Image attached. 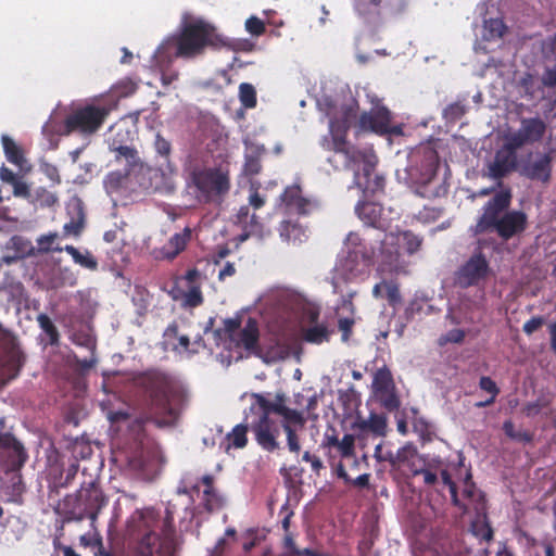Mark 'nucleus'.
<instances>
[{"instance_id": "19", "label": "nucleus", "mask_w": 556, "mask_h": 556, "mask_svg": "<svg viewBox=\"0 0 556 556\" xmlns=\"http://www.w3.org/2000/svg\"><path fill=\"white\" fill-rule=\"evenodd\" d=\"M267 406L268 410L271 415H278L282 417V421L280 424V428L283 429V425L291 426H299L303 427L305 424V418L303 417V414L298 412L296 409L289 408L285 404V395L283 394H277L275 397V401H270L267 399Z\"/></svg>"}, {"instance_id": "34", "label": "nucleus", "mask_w": 556, "mask_h": 556, "mask_svg": "<svg viewBox=\"0 0 556 556\" xmlns=\"http://www.w3.org/2000/svg\"><path fill=\"white\" fill-rule=\"evenodd\" d=\"M9 473H12V477L5 493L9 495L10 502L22 504L23 493L25 492L22 473L21 471H9Z\"/></svg>"}, {"instance_id": "10", "label": "nucleus", "mask_w": 556, "mask_h": 556, "mask_svg": "<svg viewBox=\"0 0 556 556\" xmlns=\"http://www.w3.org/2000/svg\"><path fill=\"white\" fill-rule=\"evenodd\" d=\"M114 108L115 105L113 104L98 105L91 103L75 110L66 116L63 134L79 132L84 136L94 135L103 126Z\"/></svg>"}, {"instance_id": "22", "label": "nucleus", "mask_w": 556, "mask_h": 556, "mask_svg": "<svg viewBox=\"0 0 556 556\" xmlns=\"http://www.w3.org/2000/svg\"><path fill=\"white\" fill-rule=\"evenodd\" d=\"M355 212L367 226L379 230H384L387 227V223L382 218L383 207L379 203L361 202L356 205Z\"/></svg>"}, {"instance_id": "48", "label": "nucleus", "mask_w": 556, "mask_h": 556, "mask_svg": "<svg viewBox=\"0 0 556 556\" xmlns=\"http://www.w3.org/2000/svg\"><path fill=\"white\" fill-rule=\"evenodd\" d=\"M465 113H466V105L460 101H456V102L448 104L443 110V117L447 122L455 123L458 119H460L465 115Z\"/></svg>"}, {"instance_id": "4", "label": "nucleus", "mask_w": 556, "mask_h": 556, "mask_svg": "<svg viewBox=\"0 0 556 556\" xmlns=\"http://www.w3.org/2000/svg\"><path fill=\"white\" fill-rule=\"evenodd\" d=\"M250 397L252 402L245 413V420L251 419L249 426L256 443L265 452L279 451L281 428L279 421L268 410L267 397L261 393H252Z\"/></svg>"}, {"instance_id": "35", "label": "nucleus", "mask_w": 556, "mask_h": 556, "mask_svg": "<svg viewBox=\"0 0 556 556\" xmlns=\"http://www.w3.org/2000/svg\"><path fill=\"white\" fill-rule=\"evenodd\" d=\"M116 152V161L119 162L124 160L126 162V172L129 173L134 168L140 165V157L138 155V151L128 146H119L114 149Z\"/></svg>"}, {"instance_id": "28", "label": "nucleus", "mask_w": 556, "mask_h": 556, "mask_svg": "<svg viewBox=\"0 0 556 556\" xmlns=\"http://www.w3.org/2000/svg\"><path fill=\"white\" fill-rule=\"evenodd\" d=\"M370 176H364L363 173L356 172L354 177V184L363 189L366 192L376 193L378 191L383 190L384 187V177L378 174H375L371 178Z\"/></svg>"}, {"instance_id": "58", "label": "nucleus", "mask_w": 556, "mask_h": 556, "mask_svg": "<svg viewBox=\"0 0 556 556\" xmlns=\"http://www.w3.org/2000/svg\"><path fill=\"white\" fill-rule=\"evenodd\" d=\"M116 91L121 97H128L136 92L137 84L130 78L121 80L116 86Z\"/></svg>"}, {"instance_id": "11", "label": "nucleus", "mask_w": 556, "mask_h": 556, "mask_svg": "<svg viewBox=\"0 0 556 556\" xmlns=\"http://www.w3.org/2000/svg\"><path fill=\"white\" fill-rule=\"evenodd\" d=\"M491 275L490 262L481 249H478L457 268L454 274V283L462 289L480 287Z\"/></svg>"}, {"instance_id": "15", "label": "nucleus", "mask_w": 556, "mask_h": 556, "mask_svg": "<svg viewBox=\"0 0 556 556\" xmlns=\"http://www.w3.org/2000/svg\"><path fill=\"white\" fill-rule=\"evenodd\" d=\"M3 350L2 368L8 374L7 380L15 379L24 366L25 356L20 349L16 337L5 333L0 341Z\"/></svg>"}, {"instance_id": "59", "label": "nucleus", "mask_w": 556, "mask_h": 556, "mask_svg": "<svg viewBox=\"0 0 556 556\" xmlns=\"http://www.w3.org/2000/svg\"><path fill=\"white\" fill-rule=\"evenodd\" d=\"M479 387L481 390L491 394V397L496 399L500 393V388L496 386L495 381H493L488 376H482L479 380Z\"/></svg>"}, {"instance_id": "57", "label": "nucleus", "mask_w": 556, "mask_h": 556, "mask_svg": "<svg viewBox=\"0 0 556 556\" xmlns=\"http://www.w3.org/2000/svg\"><path fill=\"white\" fill-rule=\"evenodd\" d=\"M56 238H58L56 233H49V235L41 236L38 239L39 249L43 252H50V251L61 252L63 250L62 248H59V247L53 248L52 247Z\"/></svg>"}, {"instance_id": "6", "label": "nucleus", "mask_w": 556, "mask_h": 556, "mask_svg": "<svg viewBox=\"0 0 556 556\" xmlns=\"http://www.w3.org/2000/svg\"><path fill=\"white\" fill-rule=\"evenodd\" d=\"M188 189L200 204L215 202L229 191V175L216 167L194 168L190 173Z\"/></svg>"}, {"instance_id": "41", "label": "nucleus", "mask_w": 556, "mask_h": 556, "mask_svg": "<svg viewBox=\"0 0 556 556\" xmlns=\"http://www.w3.org/2000/svg\"><path fill=\"white\" fill-rule=\"evenodd\" d=\"M413 429L414 432L417 433L424 442H430L434 437L432 425L424 417H414Z\"/></svg>"}, {"instance_id": "33", "label": "nucleus", "mask_w": 556, "mask_h": 556, "mask_svg": "<svg viewBox=\"0 0 556 556\" xmlns=\"http://www.w3.org/2000/svg\"><path fill=\"white\" fill-rule=\"evenodd\" d=\"M75 215L68 223L63 226L65 236H79L85 227V213L81 203L78 202L74 205Z\"/></svg>"}, {"instance_id": "16", "label": "nucleus", "mask_w": 556, "mask_h": 556, "mask_svg": "<svg viewBox=\"0 0 556 556\" xmlns=\"http://www.w3.org/2000/svg\"><path fill=\"white\" fill-rule=\"evenodd\" d=\"M280 200L288 212L303 216L311 214L317 206L315 201L303 197L299 185L287 187L280 195Z\"/></svg>"}, {"instance_id": "26", "label": "nucleus", "mask_w": 556, "mask_h": 556, "mask_svg": "<svg viewBox=\"0 0 556 556\" xmlns=\"http://www.w3.org/2000/svg\"><path fill=\"white\" fill-rule=\"evenodd\" d=\"M354 427L362 432H372L376 435H384L387 418L383 415L371 413L367 419H357Z\"/></svg>"}, {"instance_id": "46", "label": "nucleus", "mask_w": 556, "mask_h": 556, "mask_svg": "<svg viewBox=\"0 0 556 556\" xmlns=\"http://www.w3.org/2000/svg\"><path fill=\"white\" fill-rule=\"evenodd\" d=\"M401 237V247H404L408 254L417 252L422 240L409 230L397 233Z\"/></svg>"}, {"instance_id": "12", "label": "nucleus", "mask_w": 556, "mask_h": 556, "mask_svg": "<svg viewBox=\"0 0 556 556\" xmlns=\"http://www.w3.org/2000/svg\"><path fill=\"white\" fill-rule=\"evenodd\" d=\"M414 191L425 199H434L447 194L448 187L438 178V164L425 161L420 167L410 173Z\"/></svg>"}, {"instance_id": "5", "label": "nucleus", "mask_w": 556, "mask_h": 556, "mask_svg": "<svg viewBox=\"0 0 556 556\" xmlns=\"http://www.w3.org/2000/svg\"><path fill=\"white\" fill-rule=\"evenodd\" d=\"M157 514L150 508L135 510L127 521L126 534L137 542L139 556H172L168 549L156 546L159 536L154 529L157 523Z\"/></svg>"}, {"instance_id": "7", "label": "nucleus", "mask_w": 556, "mask_h": 556, "mask_svg": "<svg viewBox=\"0 0 556 556\" xmlns=\"http://www.w3.org/2000/svg\"><path fill=\"white\" fill-rule=\"evenodd\" d=\"M108 497L102 492L99 483L90 481L81 485L75 495H67L64 507L68 520L81 521L86 518L94 521L101 509L106 506Z\"/></svg>"}, {"instance_id": "1", "label": "nucleus", "mask_w": 556, "mask_h": 556, "mask_svg": "<svg viewBox=\"0 0 556 556\" xmlns=\"http://www.w3.org/2000/svg\"><path fill=\"white\" fill-rule=\"evenodd\" d=\"M134 386L148 413L147 420L159 428L177 425L185 395L174 375L160 368H150L134 378Z\"/></svg>"}, {"instance_id": "24", "label": "nucleus", "mask_w": 556, "mask_h": 556, "mask_svg": "<svg viewBox=\"0 0 556 556\" xmlns=\"http://www.w3.org/2000/svg\"><path fill=\"white\" fill-rule=\"evenodd\" d=\"M235 223L242 228V233L237 238L240 243L244 242L252 236L262 239L268 235V231H265L263 224L258 220V217L255 214H252L250 218L235 220Z\"/></svg>"}, {"instance_id": "30", "label": "nucleus", "mask_w": 556, "mask_h": 556, "mask_svg": "<svg viewBox=\"0 0 556 556\" xmlns=\"http://www.w3.org/2000/svg\"><path fill=\"white\" fill-rule=\"evenodd\" d=\"M249 420L245 424H239L233 427L231 432L226 435L227 448H243L248 444V431L250 429Z\"/></svg>"}, {"instance_id": "56", "label": "nucleus", "mask_w": 556, "mask_h": 556, "mask_svg": "<svg viewBox=\"0 0 556 556\" xmlns=\"http://www.w3.org/2000/svg\"><path fill=\"white\" fill-rule=\"evenodd\" d=\"M541 81L546 88H556V63L553 65H545Z\"/></svg>"}, {"instance_id": "54", "label": "nucleus", "mask_w": 556, "mask_h": 556, "mask_svg": "<svg viewBox=\"0 0 556 556\" xmlns=\"http://www.w3.org/2000/svg\"><path fill=\"white\" fill-rule=\"evenodd\" d=\"M203 505L207 511H213L222 507L223 500L216 490L212 489L208 494H203Z\"/></svg>"}, {"instance_id": "53", "label": "nucleus", "mask_w": 556, "mask_h": 556, "mask_svg": "<svg viewBox=\"0 0 556 556\" xmlns=\"http://www.w3.org/2000/svg\"><path fill=\"white\" fill-rule=\"evenodd\" d=\"M245 29L252 36L258 37V36H262L265 33L266 27H265V24H264V22L262 20H260L256 16H250L245 21Z\"/></svg>"}, {"instance_id": "52", "label": "nucleus", "mask_w": 556, "mask_h": 556, "mask_svg": "<svg viewBox=\"0 0 556 556\" xmlns=\"http://www.w3.org/2000/svg\"><path fill=\"white\" fill-rule=\"evenodd\" d=\"M283 430L287 434V444H288L289 451L291 453L299 454L301 451V445H300V438L296 433V430L293 427L288 426V425H283Z\"/></svg>"}, {"instance_id": "17", "label": "nucleus", "mask_w": 556, "mask_h": 556, "mask_svg": "<svg viewBox=\"0 0 556 556\" xmlns=\"http://www.w3.org/2000/svg\"><path fill=\"white\" fill-rule=\"evenodd\" d=\"M553 151L539 154L535 160L527 162L521 169V175L528 179L546 184L552 176Z\"/></svg>"}, {"instance_id": "38", "label": "nucleus", "mask_w": 556, "mask_h": 556, "mask_svg": "<svg viewBox=\"0 0 556 556\" xmlns=\"http://www.w3.org/2000/svg\"><path fill=\"white\" fill-rule=\"evenodd\" d=\"M64 251L68 253L73 257L74 262L80 266L90 270H96L98 268L97 260L88 251L83 254L74 245H66Z\"/></svg>"}, {"instance_id": "36", "label": "nucleus", "mask_w": 556, "mask_h": 556, "mask_svg": "<svg viewBox=\"0 0 556 556\" xmlns=\"http://www.w3.org/2000/svg\"><path fill=\"white\" fill-rule=\"evenodd\" d=\"M153 454L154 451L147 448L142 442H140L138 448L128 457V460L132 468L144 470L148 467Z\"/></svg>"}, {"instance_id": "44", "label": "nucleus", "mask_w": 556, "mask_h": 556, "mask_svg": "<svg viewBox=\"0 0 556 556\" xmlns=\"http://www.w3.org/2000/svg\"><path fill=\"white\" fill-rule=\"evenodd\" d=\"M184 305L188 307H198L200 306L204 299L201 291L200 285H193L188 288V291L184 292L182 295Z\"/></svg>"}, {"instance_id": "29", "label": "nucleus", "mask_w": 556, "mask_h": 556, "mask_svg": "<svg viewBox=\"0 0 556 556\" xmlns=\"http://www.w3.org/2000/svg\"><path fill=\"white\" fill-rule=\"evenodd\" d=\"M520 129L529 142H536L544 136L546 126L540 118H528L522 121Z\"/></svg>"}, {"instance_id": "43", "label": "nucleus", "mask_w": 556, "mask_h": 556, "mask_svg": "<svg viewBox=\"0 0 556 556\" xmlns=\"http://www.w3.org/2000/svg\"><path fill=\"white\" fill-rule=\"evenodd\" d=\"M390 306L396 309L402 304L400 285L396 280H388L386 283L384 296Z\"/></svg>"}, {"instance_id": "60", "label": "nucleus", "mask_w": 556, "mask_h": 556, "mask_svg": "<svg viewBox=\"0 0 556 556\" xmlns=\"http://www.w3.org/2000/svg\"><path fill=\"white\" fill-rule=\"evenodd\" d=\"M338 434L334 428H330V431H326L320 443V447L324 450H328V454L330 455V450L336 447L338 444Z\"/></svg>"}, {"instance_id": "63", "label": "nucleus", "mask_w": 556, "mask_h": 556, "mask_svg": "<svg viewBox=\"0 0 556 556\" xmlns=\"http://www.w3.org/2000/svg\"><path fill=\"white\" fill-rule=\"evenodd\" d=\"M37 200L42 206H53L58 202V197L47 189L41 188L37 191Z\"/></svg>"}, {"instance_id": "37", "label": "nucleus", "mask_w": 556, "mask_h": 556, "mask_svg": "<svg viewBox=\"0 0 556 556\" xmlns=\"http://www.w3.org/2000/svg\"><path fill=\"white\" fill-rule=\"evenodd\" d=\"M372 388L375 394L381 391L394 389L392 374L389 368L384 366L376 371L374 376Z\"/></svg>"}, {"instance_id": "3", "label": "nucleus", "mask_w": 556, "mask_h": 556, "mask_svg": "<svg viewBox=\"0 0 556 556\" xmlns=\"http://www.w3.org/2000/svg\"><path fill=\"white\" fill-rule=\"evenodd\" d=\"M511 203L510 190H501L483 205V212L476 225L469 228L472 236L495 231L508 241L522 233L528 225L527 214L522 211H507Z\"/></svg>"}, {"instance_id": "49", "label": "nucleus", "mask_w": 556, "mask_h": 556, "mask_svg": "<svg viewBox=\"0 0 556 556\" xmlns=\"http://www.w3.org/2000/svg\"><path fill=\"white\" fill-rule=\"evenodd\" d=\"M440 475H441V479H442V482L448 488V491H450V494H451V501H452V504L456 507H463L459 498H458V494H457V485L456 483L453 481L451 475L448 473V471L446 469H442L440 471Z\"/></svg>"}, {"instance_id": "31", "label": "nucleus", "mask_w": 556, "mask_h": 556, "mask_svg": "<svg viewBox=\"0 0 556 556\" xmlns=\"http://www.w3.org/2000/svg\"><path fill=\"white\" fill-rule=\"evenodd\" d=\"M1 141L7 160L21 167L25 162L22 148L7 135H2Z\"/></svg>"}, {"instance_id": "8", "label": "nucleus", "mask_w": 556, "mask_h": 556, "mask_svg": "<svg viewBox=\"0 0 556 556\" xmlns=\"http://www.w3.org/2000/svg\"><path fill=\"white\" fill-rule=\"evenodd\" d=\"M218 41L220 40L214 28L203 21L186 24L181 33L170 40L176 48L175 55L182 59L195 58L202 54L206 47H216Z\"/></svg>"}, {"instance_id": "23", "label": "nucleus", "mask_w": 556, "mask_h": 556, "mask_svg": "<svg viewBox=\"0 0 556 556\" xmlns=\"http://www.w3.org/2000/svg\"><path fill=\"white\" fill-rule=\"evenodd\" d=\"M8 451L5 457L7 473L9 471H21L28 459L24 445L14 437V442L4 447Z\"/></svg>"}, {"instance_id": "55", "label": "nucleus", "mask_w": 556, "mask_h": 556, "mask_svg": "<svg viewBox=\"0 0 556 556\" xmlns=\"http://www.w3.org/2000/svg\"><path fill=\"white\" fill-rule=\"evenodd\" d=\"M154 148L159 155L168 160L172 152V144L161 134H156L155 136Z\"/></svg>"}, {"instance_id": "25", "label": "nucleus", "mask_w": 556, "mask_h": 556, "mask_svg": "<svg viewBox=\"0 0 556 556\" xmlns=\"http://www.w3.org/2000/svg\"><path fill=\"white\" fill-rule=\"evenodd\" d=\"M7 250H13V254L3 255L1 263L12 264L25 257L31 250L30 243L21 236H13L7 243Z\"/></svg>"}, {"instance_id": "32", "label": "nucleus", "mask_w": 556, "mask_h": 556, "mask_svg": "<svg viewBox=\"0 0 556 556\" xmlns=\"http://www.w3.org/2000/svg\"><path fill=\"white\" fill-rule=\"evenodd\" d=\"M330 334L331 332L324 324H316L302 330L303 340L312 344H321L324 342H328L330 340Z\"/></svg>"}, {"instance_id": "40", "label": "nucleus", "mask_w": 556, "mask_h": 556, "mask_svg": "<svg viewBox=\"0 0 556 556\" xmlns=\"http://www.w3.org/2000/svg\"><path fill=\"white\" fill-rule=\"evenodd\" d=\"M541 55L545 65L556 64V34L542 40Z\"/></svg>"}, {"instance_id": "14", "label": "nucleus", "mask_w": 556, "mask_h": 556, "mask_svg": "<svg viewBox=\"0 0 556 556\" xmlns=\"http://www.w3.org/2000/svg\"><path fill=\"white\" fill-rule=\"evenodd\" d=\"M391 112L384 105H377L369 112H363L358 119V127L364 131H371L380 136L399 135L400 126H391Z\"/></svg>"}, {"instance_id": "47", "label": "nucleus", "mask_w": 556, "mask_h": 556, "mask_svg": "<svg viewBox=\"0 0 556 556\" xmlns=\"http://www.w3.org/2000/svg\"><path fill=\"white\" fill-rule=\"evenodd\" d=\"M342 458H350L355 454V438L353 434H344L342 440H338L336 445Z\"/></svg>"}, {"instance_id": "20", "label": "nucleus", "mask_w": 556, "mask_h": 556, "mask_svg": "<svg viewBox=\"0 0 556 556\" xmlns=\"http://www.w3.org/2000/svg\"><path fill=\"white\" fill-rule=\"evenodd\" d=\"M517 167V154L504 149L496 152L494 161L489 165L488 176L501 180Z\"/></svg>"}, {"instance_id": "39", "label": "nucleus", "mask_w": 556, "mask_h": 556, "mask_svg": "<svg viewBox=\"0 0 556 556\" xmlns=\"http://www.w3.org/2000/svg\"><path fill=\"white\" fill-rule=\"evenodd\" d=\"M37 321L42 329V331L47 334L49 339L50 345H59L60 342V333L51 318L46 314H39L37 317Z\"/></svg>"}, {"instance_id": "13", "label": "nucleus", "mask_w": 556, "mask_h": 556, "mask_svg": "<svg viewBox=\"0 0 556 556\" xmlns=\"http://www.w3.org/2000/svg\"><path fill=\"white\" fill-rule=\"evenodd\" d=\"M376 257L380 262V267L389 273H406V263L401 257V237L389 232L383 233L379 239V251Z\"/></svg>"}, {"instance_id": "18", "label": "nucleus", "mask_w": 556, "mask_h": 556, "mask_svg": "<svg viewBox=\"0 0 556 556\" xmlns=\"http://www.w3.org/2000/svg\"><path fill=\"white\" fill-rule=\"evenodd\" d=\"M258 340V324L254 318L249 317L245 325L238 331L230 342L233 343L236 348H242L250 353L258 355L261 353Z\"/></svg>"}, {"instance_id": "45", "label": "nucleus", "mask_w": 556, "mask_h": 556, "mask_svg": "<svg viewBox=\"0 0 556 556\" xmlns=\"http://www.w3.org/2000/svg\"><path fill=\"white\" fill-rule=\"evenodd\" d=\"M376 396L380 401L381 405L389 412H394L399 409L401 405L400 399L396 395L394 389L378 392L376 393Z\"/></svg>"}, {"instance_id": "2", "label": "nucleus", "mask_w": 556, "mask_h": 556, "mask_svg": "<svg viewBox=\"0 0 556 556\" xmlns=\"http://www.w3.org/2000/svg\"><path fill=\"white\" fill-rule=\"evenodd\" d=\"M353 105H342L339 116L329 118L328 134L321 136L320 147L328 152L344 156V168L356 172L362 170L364 176L374 174L378 157L372 148H359L348 141L351 121L355 116Z\"/></svg>"}, {"instance_id": "9", "label": "nucleus", "mask_w": 556, "mask_h": 556, "mask_svg": "<svg viewBox=\"0 0 556 556\" xmlns=\"http://www.w3.org/2000/svg\"><path fill=\"white\" fill-rule=\"evenodd\" d=\"M357 232H350L344 241V257L340 262L341 269L348 279L364 275L372 265L376 249Z\"/></svg>"}, {"instance_id": "61", "label": "nucleus", "mask_w": 556, "mask_h": 556, "mask_svg": "<svg viewBox=\"0 0 556 556\" xmlns=\"http://www.w3.org/2000/svg\"><path fill=\"white\" fill-rule=\"evenodd\" d=\"M545 324L543 316H534L523 324L522 330L526 334L531 336Z\"/></svg>"}, {"instance_id": "42", "label": "nucleus", "mask_w": 556, "mask_h": 556, "mask_svg": "<svg viewBox=\"0 0 556 556\" xmlns=\"http://www.w3.org/2000/svg\"><path fill=\"white\" fill-rule=\"evenodd\" d=\"M239 99L241 104L247 109H253L256 106V91L253 85L249 83H242L239 86Z\"/></svg>"}, {"instance_id": "50", "label": "nucleus", "mask_w": 556, "mask_h": 556, "mask_svg": "<svg viewBox=\"0 0 556 556\" xmlns=\"http://www.w3.org/2000/svg\"><path fill=\"white\" fill-rule=\"evenodd\" d=\"M527 142H529L527 137L523 135L522 130L519 129L507 138L503 149L507 152L516 153V151Z\"/></svg>"}, {"instance_id": "21", "label": "nucleus", "mask_w": 556, "mask_h": 556, "mask_svg": "<svg viewBox=\"0 0 556 556\" xmlns=\"http://www.w3.org/2000/svg\"><path fill=\"white\" fill-rule=\"evenodd\" d=\"M192 230L190 227H185L181 232L173 235L167 243H165L157 252L156 257L162 260H174L179 255L191 240Z\"/></svg>"}, {"instance_id": "64", "label": "nucleus", "mask_w": 556, "mask_h": 556, "mask_svg": "<svg viewBox=\"0 0 556 556\" xmlns=\"http://www.w3.org/2000/svg\"><path fill=\"white\" fill-rule=\"evenodd\" d=\"M74 343L87 348L93 354L96 349V342L91 336L86 333H76L73 339Z\"/></svg>"}, {"instance_id": "27", "label": "nucleus", "mask_w": 556, "mask_h": 556, "mask_svg": "<svg viewBox=\"0 0 556 556\" xmlns=\"http://www.w3.org/2000/svg\"><path fill=\"white\" fill-rule=\"evenodd\" d=\"M280 238L288 243H300L306 237L305 229L298 223L282 220L278 227Z\"/></svg>"}, {"instance_id": "51", "label": "nucleus", "mask_w": 556, "mask_h": 556, "mask_svg": "<svg viewBox=\"0 0 556 556\" xmlns=\"http://www.w3.org/2000/svg\"><path fill=\"white\" fill-rule=\"evenodd\" d=\"M466 332L463 329H452L446 333L442 334L438 339L440 346H444L447 343H462L465 340Z\"/></svg>"}, {"instance_id": "62", "label": "nucleus", "mask_w": 556, "mask_h": 556, "mask_svg": "<svg viewBox=\"0 0 556 556\" xmlns=\"http://www.w3.org/2000/svg\"><path fill=\"white\" fill-rule=\"evenodd\" d=\"M241 329V321L239 318H227L224 320V331L228 339L231 340Z\"/></svg>"}]
</instances>
